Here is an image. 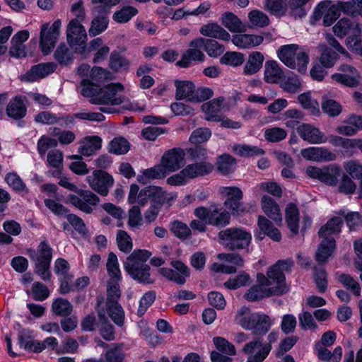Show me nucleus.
I'll return each instance as SVG.
<instances>
[{"instance_id":"obj_1","label":"nucleus","mask_w":362,"mask_h":362,"mask_svg":"<svg viewBox=\"0 0 362 362\" xmlns=\"http://www.w3.org/2000/svg\"><path fill=\"white\" fill-rule=\"evenodd\" d=\"M81 85V94L90 98V102L93 104L118 105L124 100V97L122 94L124 86L119 83H112L100 88L90 80L83 79Z\"/></svg>"},{"instance_id":"obj_2","label":"nucleus","mask_w":362,"mask_h":362,"mask_svg":"<svg viewBox=\"0 0 362 362\" xmlns=\"http://www.w3.org/2000/svg\"><path fill=\"white\" fill-rule=\"evenodd\" d=\"M235 320L243 329L252 330L253 334L262 338L272 325L269 315L262 312L250 313V309L246 306L238 310Z\"/></svg>"},{"instance_id":"obj_3","label":"nucleus","mask_w":362,"mask_h":362,"mask_svg":"<svg viewBox=\"0 0 362 362\" xmlns=\"http://www.w3.org/2000/svg\"><path fill=\"white\" fill-rule=\"evenodd\" d=\"M59 185L77 194H69V202L80 211L87 214L93 212L90 206H96L100 202L98 195L90 190L79 189L75 184L69 182L66 179H61Z\"/></svg>"},{"instance_id":"obj_4","label":"nucleus","mask_w":362,"mask_h":362,"mask_svg":"<svg viewBox=\"0 0 362 362\" xmlns=\"http://www.w3.org/2000/svg\"><path fill=\"white\" fill-rule=\"evenodd\" d=\"M226 247L232 251L247 249L252 240V235L245 228L233 227L221 230L218 234Z\"/></svg>"},{"instance_id":"obj_5","label":"nucleus","mask_w":362,"mask_h":362,"mask_svg":"<svg viewBox=\"0 0 362 362\" xmlns=\"http://www.w3.org/2000/svg\"><path fill=\"white\" fill-rule=\"evenodd\" d=\"M298 45L295 44L281 46L277 51L279 59L288 67L304 72L309 62L308 55L304 52H297Z\"/></svg>"},{"instance_id":"obj_6","label":"nucleus","mask_w":362,"mask_h":362,"mask_svg":"<svg viewBox=\"0 0 362 362\" xmlns=\"http://www.w3.org/2000/svg\"><path fill=\"white\" fill-rule=\"evenodd\" d=\"M225 194L223 205L233 216H240L251 211L252 205L243 202V192L240 188L235 186L226 187Z\"/></svg>"},{"instance_id":"obj_7","label":"nucleus","mask_w":362,"mask_h":362,"mask_svg":"<svg viewBox=\"0 0 362 362\" xmlns=\"http://www.w3.org/2000/svg\"><path fill=\"white\" fill-rule=\"evenodd\" d=\"M306 173L309 177L316 179L329 186H336L341 173V169L337 164H329L322 168L308 166Z\"/></svg>"},{"instance_id":"obj_8","label":"nucleus","mask_w":362,"mask_h":362,"mask_svg":"<svg viewBox=\"0 0 362 362\" xmlns=\"http://www.w3.org/2000/svg\"><path fill=\"white\" fill-rule=\"evenodd\" d=\"M62 21L57 19L49 26V23H44L41 26L40 33V47L45 55L51 53L60 33Z\"/></svg>"},{"instance_id":"obj_9","label":"nucleus","mask_w":362,"mask_h":362,"mask_svg":"<svg viewBox=\"0 0 362 362\" xmlns=\"http://www.w3.org/2000/svg\"><path fill=\"white\" fill-rule=\"evenodd\" d=\"M173 197H168L166 191L163 190L161 187L156 185H149L142 188L139 194V204L144 206L151 201V205L158 206V208L173 200Z\"/></svg>"},{"instance_id":"obj_10","label":"nucleus","mask_w":362,"mask_h":362,"mask_svg":"<svg viewBox=\"0 0 362 362\" xmlns=\"http://www.w3.org/2000/svg\"><path fill=\"white\" fill-rule=\"evenodd\" d=\"M66 35L68 44L70 46H77L75 48L76 52L84 54L88 37L82 23L69 21L66 26Z\"/></svg>"},{"instance_id":"obj_11","label":"nucleus","mask_w":362,"mask_h":362,"mask_svg":"<svg viewBox=\"0 0 362 362\" xmlns=\"http://www.w3.org/2000/svg\"><path fill=\"white\" fill-rule=\"evenodd\" d=\"M338 70L339 73L332 75V78L336 82L349 88H356L362 84V77L354 66L342 64Z\"/></svg>"},{"instance_id":"obj_12","label":"nucleus","mask_w":362,"mask_h":362,"mask_svg":"<svg viewBox=\"0 0 362 362\" xmlns=\"http://www.w3.org/2000/svg\"><path fill=\"white\" fill-rule=\"evenodd\" d=\"M87 182L93 190L103 197H106L109 189L114 185V178L103 170H95L93 176L86 177Z\"/></svg>"},{"instance_id":"obj_13","label":"nucleus","mask_w":362,"mask_h":362,"mask_svg":"<svg viewBox=\"0 0 362 362\" xmlns=\"http://www.w3.org/2000/svg\"><path fill=\"white\" fill-rule=\"evenodd\" d=\"M170 265L175 270L168 267H161L158 269L159 274L178 285L185 284L186 278L190 276L189 267L180 260H173L170 262Z\"/></svg>"},{"instance_id":"obj_14","label":"nucleus","mask_w":362,"mask_h":362,"mask_svg":"<svg viewBox=\"0 0 362 362\" xmlns=\"http://www.w3.org/2000/svg\"><path fill=\"white\" fill-rule=\"evenodd\" d=\"M185 151L182 148H173L166 151L161 157L160 163L168 174L174 173L185 164Z\"/></svg>"},{"instance_id":"obj_15","label":"nucleus","mask_w":362,"mask_h":362,"mask_svg":"<svg viewBox=\"0 0 362 362\" xmlns=\"http://www.w3.org/2000/svg\"><path fill=\"white\" fill-rule=\"evenodd\" d=\"M17 344L20 349L28 353L40 354L45 350V346L40 341L33 339V331L30 329H21L18 333Z\"/></svg>"},{"instance_id":"obj_16","label":"nucleus","mask_w":362,"mask_h":362,"mask_svg":"<svg viewBox=\"0 0 362 362\" xmlns=\"http://www.w3.org/2000/svg\"><path fill=\"white\" fill-rule=\"evenodd\" d=\"M124 269L139 284L147 285L155 283V279L151 277V267L145 263L134 262L132 264L124 265Z\"/></svg>"},{"instance_id":"obj_17","label":"nucleus","mask_w":362,"mask_h":362,"mask_svg":"<svg viewBox=\"0 0 362 362\" xmlns=\"http://www.w3.org/2000/svg\"><path fill=\"white\" fill-rule=\"evenodd\" d=\"M199 40V37H197L189 42V48L183 53L182 59L177 62V66L187 68L190 66L192 61H204L205 56L201 50L203 46L199 45L200 43Z\"/></svg>"},{"instance_id":"obj_18","label":"nucleus","mask_w":362,"mask_h":362,"mask_svg":"<svg viewBox=\"0 0 362 362\" xmlns=\"http://www.w3.org/2000/svg\"><path fill=\"white\" fill-rule=\"evenodd\" d=\"M332 31L337 37L342 39L349 34H361L362 28L357 21L344 17L332 27Z\"/></svg>"},{"instance_id":"obj_19","label":"nucleus","mask_w":362,"mask_h":362,"mask_svg":"<svg viewBox=\"0 0 362 362\" xmlns=\"http://www.w3.org/2000/svg\"><path fill=\"white\" fill-rule=\"evenodd\" d=\"M282 291L279 286L269 288L252 286L245 294V298L250 302L260 300L271 296H281Z\"/></svg>"},{"instance_id":"obj_20","label":"nucleus","mask_w":362,"mask_h":362,"mask_svg":"<svg viewBox=\"0 0 362 362\" xmlns=\"http://www.w3.org/2000/svg\"><path fill=\"white\" fill-rule=\"evenodd\" d=\"M214 165L218 173L223 176H228L236 170L237 159L229 153H223L217 156Z\"/></svg>"},{"instance_id":"obj_21","label":"nucleus","mask_w":362,"mask_h":362,"mask_svg":"<svg viewBox=\"0 0 362 362\" xmlns=\"http://www.w3.org/2000/svg\"><path fill=\"white\" fill-rule=\"evenodd\" d=\"M210 137H189V141L192 144H194L193 147L186 148L185 156L191 160L197 159L205 160L207 158V151L200 144L207 141Z\"/></svg>"},{"instance_id":"obj_22","label":"nucleus","mask_w":362,"mask_h":362,"mask_svg":"<svg viewBox=\"0 0 362 362\" xmlns=\"http://www.w3.org/2000/svg\"><path fill=\"white\" fill-rule=\"evenodd\" d=\"M315 255V259L319 264H325L332 256L336 248V240L333 237H322Z\"/></svg>"},{"instance_id":"obj_23","label":"nucleus","mask_w":362,"mask_h":362,"mask_svg":"<svg viewBox=\"0 0 362 362\" xmlns=\"http://www.w3.org/2000/svg\"><path fill=\"white\" fill-rule=\"evenodd\" d=\"M52 63L40 64L31 67L25 74L21 76V80L26 82H33L53 72Z\"/></svg>"},{"instance_id":"obj_24","label":"nucleus","mask_w":362,"mask_h":362,"mask_svg":"<svg viewBox=\"0 0 362 362\" xmlns=\"http://www.w3.org/2000/svg\"><path fill=\"white\" fill-rule=\"evenodd\" d=\"M214 170V165L206 161L189 164L184 168V172L187 173L189 179L208 175L211 174Z\"/></svg>"},{"instance_id":"obj_25","label":"nucleus","mask_w":362,"mask_h":362,"mask_svg":"<svg viewBox=\"0 0 362 362\" xmlns=\"http://www.w3.org/2000/svg\"><path fill=\"white\" fill-rule=\"evenodd\" d=\"M169 175L163 165L161 164H156L151 168H148L143 170L141 175H139L136 180L141 185H146L151 180H160L165 178Z\"/></svg>"},{"instance_id":"obj_26","label":"nucleus","mask_w":362,"mask_h":362,"mask_svg":"<svg viewBox=\"0 0 362 362\" xmlns=\"http://www.w3.org/2000/svg\"><path fill=\"white\" fill-rule=\"evenodd\" d=\"M220 21L221 25L231 33H244L247 30L245 25L233 12L226 11L223 13Z\"/></svg>"},{"instance_id":"obj_27","label":"nucleus","mask_w":362,"mask_h":362,"mask_svg":"<svg viewBox=\"0 0 362 362\" xmlns=\"http://www.w3.org/2000/svg\"><path fill=\"white\" fill-rule=\"evenodd\" d=\"M200 33L206 37L229 41L230 35L221 25L217 23H209L202 25L199 30Z\"/></svg>"},{"instance_id":"obj_28","label":"nucleus","mask_w":362,"mask_h":362,"mask_svg":"<svg viewBox=\"0 0 362 362\" xmlns=\"http://www.w3.org/2000/svg\"><path fill=\"white\" fill-rule=\"evenodd\" d=\"M285 220L290 231L297 235L299 231L300 213L297 205L290 202L285 209Z\"/></svg>"},{"instance_id":"obj_29","label":"nucleus","mask_w":362,"mask_h":362,"mask_svg":"<svg viewBox=\"0 0 362 362\" xmlns=\"http://www.w3.org/2000/svg\"><path fill=\"white\" fill-rule=\"evenodd\" d=\"M261 203L262 211L269 218L276 223L282 221L279 206L272 197L264 195Z\"/></svg>"},{"instance_id":"obj_30","label":"nucleus","mask_w":362,"mask_h":362,"mask_svg":"<svg viewBox=\"0 0 362 362\" xmlns=\"http://www.w3.org/2000/svg\"><path fill=\"white\" fill-rule=\"evenodd\" d=\"M78 153L83 156H91L102 147V137H83L79 141Z\"/></svg>"},{"instance_id":"obj_31","label":"nucleus","mask_w":362,"mask_h":362,"mask_svg":"<svg viewBox=\"0 0 362 362\" xmlns=\"http://www.w3.org/2000/svg\"><path fill=\"white\" fill-rule=\"evenodd\" d=\"M144 120L146 123H151L152 125L142 130V136H160V134L168 133L165 127L158 126L160 124L167 123L166 119L160 117L148 116L144 118Z\"/></svg>"},{"instance_id":"obj_32","label":"nucleus","mask_w":362,"mask_h":362,"mask_svg":"<svg viewBox=\"0 0 362 362\" xmlns=\"http://www.w3.org/2000/svg\"><path fill=\"white\" fill-rule=\"evenodd\" d=\"M224 100L223 97H218L202 105L201 109L206 114L207 120L221 121L218 113L221 111Z\"/></svg>"},{"instance_id":"obj_33","label":"nucleus","mask_w":362,"mask_h":362,"mask_svg":"<svg viewBox=\"0 0 362 362\" xmlns=\"http://www.w3.org/2000/svg\"><path fill=\"white\" fill-rule=\"evenodd\" d=\"M267 276L269 280L276 283L275 286H279L282 291L281 296L289 291V287L286 283V276L280 269L279 264L276 262L268 268Z\"/></svg>"},{"instance_id":"obj_34","label":"nucleus","mask_w":362,"mask_h":362,"mask_svg":"<svg viewBox=\"0 0 362 362\" xmlns=\"http://www.w3.org/2000/svg\"><path fill=\"white\" fill-rule=\"evenodd\" d=\"M231 214L226 209L215 208L211 211L207 225L222 228L230 224Z\"/></svg>"},{"instance_id":"obj_35","label":"nucleus","mask_w":362,"mask_h":362,"mask_svg":"<svg viewBox=\"0 0 362 362\" xmlns=\"http://www.w3.org/2000/svg\"><path fill=\"white\" fill-rule=\"evenodd\" d=\"M344 221L339 216L330 218L327 223L321 226L318 231L319 238L332 237V235H338L341 232Z\"/></svg>"},{"instance_id":"obj_36","label":"nucleus","mask_w":362,"mask_h":362,"mask_svg":"<svg viewBox=\"0 0 362 362\" xmlns=\"http://www.w3.org/2000/svg\"><path fill=\"white\" fill-rule=\"evenodd\" d=\"M257 226L259 230L273 241L279 242L281 240L280 230L274 226L270 220L264 216H258Z\"/></svg>"},{"instance_id":"obj_37","label":"nucleus","mask_w":362,"mask_h":362,"mask_svg":"<svg viewBox=\"0 0 362 362\" xmlns=\"http://www.w3.org/2000/svg\"><path fill=\"white\" fill-rule=\"evenodd\" d=\"M70 45L60 43L54 52V59L61 66H67L72 63L74 52Z\"/></svg>"},{"instance_id":"obj_38","label":"nucleus","mask_w":362,"mask_h":362,"mask_svg":"<svg viewBox=\"0 0 362 362\" xmlns=\"http://www.w3.org/2000/svg\"><path fill=\"white\" fill-rule=\"evenodd\" d=\"M264 69V79L267 83H276L284 76L283 70L276 61H267Z\"/></svg>"},{"instance_id":"obj_39","label":"nucleus","mask_w":362,"mask_h":362,"mask_svg":"<svg viewBox=\"0 0 362 362\" xmlns=\"http://www.w3.org/2000/svg\"><path fill=\"white\" fill-rule=\"evenodd\" d=\"M263 37L256 35L240 34L233 36L232 42L240 48H249L259 45Z\"/></svg>"},{"instance_id":"obj_40","label":"nucleus","mask_w":362,"mask_h":362,"mask_svg":"<svg viewBox=\"0 0 362 362\" xmlns=\"http://www.w3.org/2000/svg\"><path fill=\"white\" fill-rule=\"evenodd\" d=\"M278 337V332H271L267 336L268 343L264 344L262 348L255 353V355L247 360V362H262L269 354L272 348V344L275 342Z\"/></svg>"},{"instance_id":"obj_41","label":"nucleus","mask_w":362,"mask_h":362,"mask_svg":"<svg viewBox=\"0 0 362 362\" xmlns=\"http://www.w3.org/2000/svg\"><path fill=\"white\" fill-rule=\"evenodd\" d=\"M264 59V57L261 52H252L244 66V74L250 76L258 72L262 66Z\"/></svg>"},{"instance_id":"obj_42","label":"nucleus","mask_w":362,"mask_h":362,"mask_svg":"<svg viewBox=\"0 0 362 362\" xmlns=\"http://www.w3.org/2000/svg\"><path fill=\"white\" fill-rule=\"evenodd\" d=\"M52 312L56 316L66 317L73 312V305L67 299L58 297L52 301Z\"/></svg>"},{"instance_id":"obj_43","label":"nucleus","mask_w":362,"mask_h":362,"mask_svg":"<svg viewBox=\"0 0 362 362\" xmlns=\"http://www.w3.org/2000/svg\"><path fill=\"white\" fill-rule=\"evenodd\" d=\"M26 109L21 97H15L11 100L6 107L7 115L16 119L23 118Z\"/></svg>"},{"instance_id":"obj_44","label":"nucleus","mask_w":362,"mask_h":362,"mask_svg":"<svg viewBox=\"0 0 362 362\" xmlns=\"http://www.w3.org/2000/svg\"><path fill=\"white\" fill-rule=\"evenodd\" d=\"M321 108L324 113L332 117L338 116L342 111L340 103L331 98L328 94L322 97Z\"/></svg>"},{"instance_id":"obj_45","label":"nucleus","mask_w":362,"mask_h":362,"mask_svg":"<svg viewBox=\"0 0 362 362\" xmlns=\"http://www.w3.org/2000/svg\"><path fill=\"white\" fill-rule=\"evenodd\" d=\"M176 87L175 98L177 100L187 99L190 101L191 97L193 95L194 85L189 81H175Z\"/></svg>"},{"instance_id":"obj_46","label":"nucleus","mask_w":362,"mask_h":362,"mask_svg":"<svg viewBox=\"0 0 362 362\" xmlns=\"http://www.w3.org/2000/svg\"><path fill=\"white\" fill-rule=\"evenodd\" d=\"M320 52V63L325 68L332 67L339 59V55L331 49L326 45H320L318 46Z\"/></svg>"},{"instance_id":"obj_47","label":"nucleus","mask_w":362,"mask_h":362,"mask_svg":"<svg viewBox=\"0 0 362 362\" xmlns=\"http://www.w3.org/2000/svg\"><path fill=\"white\" fill-rule=\"evenodd\" d=\"M313 281L318 292L325 293L328 286V280L327 271L323 267L315 266L313 267Z\"/></svg>"},{"instance_id":"obj_48","label":"nucleus","mask_w":362,"mask_h":362,"mask_svg":"<svg viewBox=\"0 0 362 362\" xmlns=\"http://www.w3.org/2000/svg\"><path fill=\"white\" fill-rule=\"evenodd\" d=\"M199 45H202L203 49L210 57H217L224 52V47L214 40L199 37Z\"/></svg>"},{"instance_id":"obj_49","label":"nucleus","mask_w":362,"mask_h":362,"mask_svg":"<svg viewBox=\"0 0 362 362\" xmlns=\"http://www.w3.org/2000/svg\"><path fill=\"white\" fill-rule=\"evenodd\" d=\"M343 166L349 176L359 180V190L362 192V165L356 160H350L344 162Z\"/></svg>"},{"instance_id":"obj_50","label":"nucleus","mask_w":362,"mask_h":362,"mask_svg":"<svg viewBox=\"0 0 362 362\" xmlns=\"http://www.w3.org/2000/svg\"><path fill=\"white\" fill-rule=\"evenodd\" d=\"M130 149V144L125 137H114L108 144V152L115 155L126 154Z\"/></svg>"},{"instance_id":"obj_51","label":"nucleus","mask_w":362,"mask_h":362,"mask_svg":"<svg viewBox=\"0 0 362 362\" xmlns=\"http://www.w3.org/2000/svg\"><path fill=\"white\" fill-rule=\"evenodd\" d=\"M233 151L237 155L242 157H253L264 154V151L256 146L247 144H236L233 147Z\"/></svg>"},{"instance_id":"obj_52","label":"nucleus","mask_w":362,"mask_h":362,"mask_svg":"<svg viewBox=\"0 0 362 362\" xmlns=\"http://www.w3.org/2000/svg\"><path fill=\"white\" fill-rule=\"evenodd\" d=\"M298 100L302 107L310 111L314 116H319L321 112L317 100H313L310 93H303L298 95Z\"/></svg>"},{"instance_id":"obj_53","label":"nucleus","mask_w":362,"mask_h":362,"mask_svg":"<svg viewBox=\"0 0 362 362\" xmlns=\"http://www.w3.org/2000/svg\"><path fill=\"white\" fill-rule=\"evenodd\" d=\"M108 18L105 16H97L90 23L88 34L90 37H95L105 31L108 25Z\"/></svg>"},{"instance_id":"obj_54","label":"nucleus","mask_w":362,"mask_h":362,"mask_svg":"<svg viewBox=\"0 0 362 362\" xmlns=\"http://www.w3.org/2000/svg\"><path fill=\"white\" fill-rule=\"evenodd\" d=\"M106 310L114 323L122 327L124 321V311L122 305L119 303L106 305Z\"/></svg>"},{"instance_id":"obj_55","label":"nucleus","mask_w":362,"mask_h":362,"mask_svg":"<svg viewBox=\"0 0 362 362\" xmlns=\"http://www.w3.org/2000/svg\"><path fill=\"white\" fill-rule=\"evenodd\" d=\"M66 219L81 237L84 239L90 238L88 229L81 218L74 214H69L66 215Z\"/></svg>"},{"instance_id":"obj_56","label":"nucleus","mask_w":362,"mask_h":362,"mask_svg":"<svg viewBox=\"0 0 362 362\" xmlns=\"http://www.w3.org/2000/svg\"><path fill=\"white\" fill-rule=\"evenodd\" d=\"M250 279V276L245 272H241L233 278H230L224 282V286L230 290H236L242 286H246Z\"/></svg>"},{"instance_id":"obj_57","label":"nucleus","mask_w":362,"mask_h":362,"mask_svg":"<svg viewBox=\"0 0 362 362\" xmlns=\"http://www.w3.org/2000/svg\"><path fill=\"white\" fill-rule=\"evenodd\" d=\"M138 10L130 6L122 7L120 10L117 11L113 14V20L119 23H124L128 22L132 17L136 16Z\"/></svg>"},{"instance_id":"obj_58","label":"nucleus","mask_w":362,"mask_h":362,"mask_svg":"<svg viewBox=\"0 0 362 362\" xmlns=\"http://www.w3.org/2000/svg\"><path fill=\"white\" fill-rule=\"evenodd\" d=\"M213 341L218 352L228 356L235 355L236 350L235 346L225 338L221 337H215L213 339Z\"/></svg>"},{"instance_id":"obj_59","label":"nucleus","mask_w":362,"mask_h":362,"mask_svg":"<svg viewBox=\"0 0 362 362\" xmlns=\"http://www.w3.org/2000/svg\"><path fill=\"white\" fill-rule=\"evenodd\" d=\"M156 298L155 291H146L139 300V305L137 310V315L139 317L143 316L148 308L153 305Z\"/></svg>"},{"instance_id":"obj_60","label":"nucleus","mask_w":362,"mask_h":362,"mask_svg":"<svg viewBox=\"0 0 362 362\" xmlns=\"http://www.w3.org/2000/svg\"><path fill=\"white\" fill-rule=\"evenodd\" d=\"M38 255L36 262H51L53 249L47 240L41 241L38 245Z\"/></svg>"},{"instance_id":"obj_61","label":"nucleus","mask_w":362,"mask_h":362,"mask_svg":"<svg viewBox=\"0 0 362 362\" xmlns=\"http://www.w3.org/2000/svg\"><path fill=\"white\" fill-rule=\"evenodd\" d=\"M117 243L120 251L129 253L132 250V242L129 235L123 230H119L117 233Z\"/></svg>"},{"instance_id":"obj_62","label":"nucleus","mask_w":362,"mask_h":362,"mask_svg":"<svg viewBox=\"0 0 362 362\" xmlns=\"http://www.w3.org/2000/svg\"><path fill=\"white\" fill-rule=\"evenodd\" d=\"M245 61L243 54L236 52H227L220 59L222 64L238 66L241 65Z\"/></svg>"},{"instance_id":"obj_63","label":"nucleus","mask_w":362,"mask_h":362,"mask_svg":"<svg viewBox=\"0 0 362 362\" xmlns=\"http://www.w3.org/2000/svg\"><path fill=\"white\" fill-rule=\"evenodd\" d=\"M345 45L351 52L362 56V35L356 34L348 36Z\"/></svg>"},{"instance_id":"obj_64","label":"nucleus","mask_w":362,"mask_h":362,"mask_svg":"<svg viewBox=\"0 0 362 362\" xmlns=\"http://www.w3.org/2000/svg\"><path fill=\"white\" fill-rule=\"evenodd\" d=\"M33 298L37 301H43L49 296V290L47 286L41 282L35 281L32 286Z\"/></svg>"}]
</instances>
